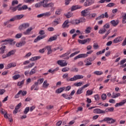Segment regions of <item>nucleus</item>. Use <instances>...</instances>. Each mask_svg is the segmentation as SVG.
I'll return each mask as SVG.
<instances>
[{
	"label": "nucleus",
	"instance_id": "1",
	"mask_svg": "<svg viewBox=\"0 0 126 126\" xmlns=\"http://www.w3.org/2000/svg\"><path fill=\"white\" fill-rule=\"evenodd\" d=\"M41 1V5L45 8H53L55 4L53 2L49 3V0H43Z\"/></svg>",
	"mask_w": 126,
	"mask_h": 126
},
{
	"label": "nucleus",
	"instance_id": "2",
	"mask_svg": "<svg viewBox=\"0 0 126 126\" xmlns=\"http://www.w3.org/2000/svg\"><path fill=\"white\" fill-rule=\"evenodd\" d=\"M93 53V50H90L89 51H88L86 54H79L78 56L74 57V61H76V60L78 59H81L82 58H87V57H88V55H91V54H92Z\"/></svg>",
	"mask_w": 126,
	"mask_h": 126
},
{
	"label": "nucleus",
	"instance_id": "3",
	"mask_svg": "<svg viewBox=\"0 0 126 126\" xmlns=\"http://www.w3.org/2000/svg\"><path fill=\"white\" fill-rule=\"evenodd\" d=\"M100 123H103V122H106L107 124H114V123H116V119H113L112 118L110 117H105L103 120L99 121Z\"/></svg>",
	"mask_w": 126,
	"mask_h": 126
},
{
	"label": "nucleus",
	"instance_id": "4",
	"mask_svg": "<svg viewBox=\"0 0 126 126\" xmlns=\"http://www.w3.org/2000/svg\"><path fill=\"white\" fill-rule=\"evenodd\" d=\"M94 60L91 57L86 58L84 61V63H85V65L86 66H89V65H91L92 64V62H93Z\"/></svg>",
	"mask_w": 126,
	"mask_h": 126
},
{
	"label": "nucleus",
	"instance_id": "5",
	"mask_svg": "<svg viewBox=\"0 0 126 126\" xmlns=\"http://www.w3.org/2000/svg\"><path fill=\"white\" fill-rule=\"evenodd\" d=\"M84 76L82 75H76L73 76L72 78H70L68 81H75L78 80V79H82Z\"/></svg>",
	"mask_w": 126,
	"mask_h": 126
},
{
	"label": "nucleus",
	"instance_id": "6",
	"mask_svg": "<svg viewBox=\"0 0 126 126\" xmlns=\"http://www.w3.org/2000/svg\"><path fill=\"white\" fill-rule=\"evenodd\" d=\"M89 8L86 9L84 10H82L81 12V15L83 16V17H86V16H89L90 11H88Z\"/></svg>",
	"mask_w": 126,
	"mask_h": 126
},
{
	"label": "nucleus",
	"instance_id": "7",
	"mask_svg": "<svg viewBox=\"0 0 126 126\" xmlns=\"http://www.w3.org/2000/svg\"><path fill=\"white\" fill-rule=\"evenodd\" d=\"M23 39L24 40H22L20 42L17 43L16 44V47H17L18 48H20V47H22V46H24V45L26 44V41H25V40H26V38L23 37Z\"/></svg>",
	"mask_w": 126,
	"mask_h": 126
},
{
	"label": "nucleus",
	"instance_id": "8",
	"mask_svg": "<svg viewBox=\"0 0 126 126\" xmlns=\"http://www.w3.org/2000/svg\"><path fill=\"white\" fill-rule=\"evenodd\" d=\"M105 18H108L109 17V15L108 14L107 12H105L104 14H102L96 18L95 20H100V19H102V18H105Z\"/></svg>",
	"mask_w": 126,
	"mask_h": 126
},
{
	"label": "nucleus",
	"instance_id": "9",
	"mask_svg": "<svg viewBox=\"0 0 126 126\" xmlns=\"http://www.w3.org/2000/svg\"><path fill=\"white\" fill-rule=\"evenodd\" d=\"M13 41V39H5L3 40H1L0 41V43H2L1 46H4V45H7L8 44H10V43H11V42H12Z\"/></svg>",
	"mask_w": 126,
	"mask_h": 126
},
{
	"label": "nucleus",
	"instance_id": "10",
	"mask_svg": "<svg viewBox=\"0 0 126 126\" xmlns=\"http://www.w3.org/2000/svg\"><path fill=\"white\" fill-rule=\"evenodd\" d=\"M29 26H30V24L27 23H24L22 25H21L19 27V30L21 31L23 29H26V28H28V27H29Z\"/></svg>",
	"mask_w": 126,
	"mask_h": 126
},
{
	"label": "nucleus",
	"instance_id": "11",
	"mask_svg": "<svg viewBox=\"0 0 126 126\" xmlns=\"http://www.w3.org/2000/svg\"><path fill=\"white\" fill-rule=\"evenodd\" d=\"M123 40H124V37H123V36H119L114 39L113 42L114 44H117V43H120V42H122Z\"/></svg>",
	"mask_w": 126,
	"mask_h": 126
},
{
	"label": "nucleus",
	"instance_id": "12",
	"mask_svg": "<svg viewBox=\"0 0 126 126\" xmlns=\"http://www.w3.org/2000/svg\"><path fill=\"white\" fill-rule=\"evenodd\" d=\"M71 51L70 50L66 52V53H64V54L61 55L60 56L61 58H64V60H69V57L67 56L68 55H70L71 54Z\"/></svg>",
	"mask_w": 126,
	"mask_h": 126
},
{
	"label": "nucleus",
	"instance_id": "13",
	"mask_svg": "<svg viewBox=\"0 0 126 126\" xmlns=\"http://www.w3.org/2000/svg\"><path fill=\"white\" fill-rule=\"evenodd\" d=\"M91 41V38H86L84 40L79 39L78 42L79 44H81L82 45H84V44H86V43H89Z\"/></svg>",
	"mask_w": 126,
	"mask_h": 126
},
{
	"label": "nucleus",
	"instance_id": "14",
	"mask_svg": "<svg viewBox=\"0 0 126 126\" xmlns=\"http://www.w3.org/2000/svg\"><path fill=\"white\" fill-rule=\"evenodd\" d=\"M51 15V12H47L44 13L38 14L37 16V18H41V17H43V16H50Z\"/></svg>",
	"mask_w": 126,
	"mask_h": 126
},
{
	"label": "nucleus",
	"instance_id": "15",
	"mask_svg": "<svg viewBox=\"0 0 126 126\" xmlns=\"http://www.w3.org/2000/svg\"><path fill=\"white\" fill-rule=\"evenodd\" d=\"M80 8H82V6L78 5H73L71 8V11H74V10H76V9H80Z\"/></svg>",
	"mask_w": 126,
	"mask_h": 126
},
{
	"label": "nucleus",
	"instance_id": "16",
	"mask_svg": "<svg viewBox=\"0 0 126 126\" xmlns=\"http://www.w3.org/2000/svg\"><path fill=\"white\" fill-rule=\"evenodd\" d=\"M105 112L99 108H96L94 110V113L95 114H104Z\"/></svg>",
	"mask_w": 126,
	"mask_h": 126
},
{
	"label": "nucleus",
	"instance_id": "17",
	"mask_svg": "<svg viewBox=\"0 0 126 126\" xmlns=\"http://www.w3.org/2000/svg\"><path fill=\"white\" fill-rule=\"evenodd\" d=\"M62 97L63 98H64V99H66V100H70L71 99H72V96L68 95L67 94H62Z\"/></svg>",
	"mask_w": 126,
	"mask_h": 126
},
{
	"label": "nucleus",
	"instance_id": "18",
	"mask_svg": "<svg viewBox=\"0 0 126 126\" xmlns=\"http://www.w3.org/2000/svg\"><path fill=\"white\" fill-rule=\"evenodd\" d=\"M33 29V28L31 27L29 29H28L26 31L24 32H23L24 35H30V32L32 31Z\"/></svg>",
	"mask_w": 126,
	"mask_h": 126
},
{
	"label": "nucleus",
	"instance_id": "19",
	"mask_svg": "<svg viewBox=\"0 0 126 126\" xmlns=\"http://www.w3.org/2000/svg\"><path fill=\"white\" fill-rule=\"evenodd\" d=\"M68 23H69L68 20L65 21L63 24V28H68V27H69V25H68Z\"/></svg>",
	"mask_w": 126,
	"mask_h": 126
},
{
	"label": "nucleus",
	"instance_id": "20",
	"mask_svg": "<svg viewBox=\"0 0 126 126\" xmlns=\"http://www.w3.org/2000/svg\"><path fill=\"white\" fill-rule=\"evenodd\" d=\"M44 38H45V35H42V36H38L37 37V38H36L34 40V43H37V42H38V41H40V40H42V39H44Z\"/></svg>",
	"mask_w": 126,
	"mask_h": 126
},
{
	"label": "nucleus",
	"instance_id": "21",
	"mask_svg": "<svg viewBox=\"0 0 126 126\" xmlns=\"http://www.w3.org/2000/svg\"><path fill=\"white\" fill-rule=\"evenodd\" d=\"M58 39V35H55L54 36H52L49 38L48 42H53V41H56Z\"/></svg>",
	"mask_w": 126,
	"mask_h": 126
},
{
	"label": "nucleus",
	"instance_id": "22",
	"mask_svg": "<svg viewBox=\"0 0 126 126\" xmlns=\"http://www.w3.org/2000/svg\"><path fill=\"white\" fill-rule=\"evenodd\" d=\"M114 110V107H108L104 110V112H103V113L106 114V113H108V112H113Z\"/></svg>",
	"mask_w": 126,
	"mask_h": 126
},
{
	"label": "nucleus",
	"instance_id": "23",
	"mask_svg": "<svg viewBox=\"0 0 126 126\" xmlns=\"http://www.w3.org/2000/svg\"><path fill=\"white\" fill-rule=\"evenodd\" d=\"M64 87L60 88L58 89L55 92L56 93H57V94H60L62 93V92H63V90H64Z\"/></svg>",
	"mask_w": 126,
	"mask_h": 126
},
{
	"label": "nucleus",
	"instance_id": "24",
	"mask_svg": "<svg viewBox=\"0 0 126 126\" xmlns=\"http://www.w3.org/2000/svg\"><path fill=\"white\" fill-rule=\"evenodd\" d=\"M5 49H6V46L2 45L0 48V54H4V52H5Z\"/></svg>",
	"mask_w": 126,
	"mask_h": 126
},
{
	"label": "nucleus",
	"instance_id": "25",
	"mask_svg": "<svg viewBox=\"0 0 126 126\" xmlns=\"http://www.w3.org/2000/svg\"><path fill=\"white\" fill-rule=\"evenodd\" d=\"M26 9H28V6L27 5H24L22 7L19 8L18 10L19 11H21V10H26Z\"/></svg>",
	"mask_w": 126,
	"mask_h": 126
},
{
	"label": "nucleus",
	"instance_id": "26",
	"mask_svg": "<svg viewBox=\"0 0 126 126\" xmlns=\"http://www.w3.org/2000/svg\"><path fill=\"white\" fill-rule=\"evenodd\" d=\"M110 23L113 25L114 27H115V26H117V25L119 24V21H116L115 20H113L112 21H111Z\"/></svg>",
	"mask_w": 126,
	"mask_h": 126
},
{
	"label": "nucleus",
	"instance_id": "27",
	"mask_svg": "<svg viewBox=\"0 0 126 126\" xmlns=\"http://www.w3.org/2000/svg\"><path fill=\"white\" fill-rule=\"evenodd\" d=\"M91 30H92V27H88L86 28L85 32L86 34H89L91 32Z\"/></svg>",
	"mask_w": 126,
	"mask_h": 126
},
{
	"label": "nucleus",
	"instance_id": "28",
	"mask_svg": "<svg viewBox=\"0 0 126 126\" xmlns=\"http://www.w3.org/2000/svg\"><path fill=\"white\" fill-rule=\"evenodd\" d=\"M41 59V57L40 56H35V57H32V58H31L30 59V61H31L32 62L34 61H37V60H39Z\"/></svg>",
	"mask_w": 126,
	"mask_h": 126
},
{
	"label": "nucleus",
	"instance_id": "29",
	"mask_svg": "<svg viewBox=\"0 0 126 126\" xmlns=\"http://www.w3.org/2000/svg\"><path fill=\"white\" fill-rule=\"evenodd\" d=\"M71 23L72 24H74V25H77V24H79V23H80V20H73L71 21Z\"/></svg>",
	"mask_w": 126,
	"mask_h": 126
},
{
	"label": "nucleus",
	"instance_id": "30",
	"mask_svg": "<svg viewBox=\"0 0 126 126\" xmlns=\"http://www.w3.org/2000/svg\"><path fill=\"white\" fill-rule=\"evenodd\" d=\"M48 81L47 80H45L43 82V87H44V88H47L48 87H49V86L50 85V84L47 83Z\"/></svg>",
	"mask_w": 126,
	"mask_h": 126
},
{
	"label": "nucleus",
	"instance_id": "31",
	"mask_svg": "<svg viewBox=\"0 0 126 126\" xmlns=\"http://www.w3.org/2000/svg\"><path fill=\"white\" fill-rule=\"evenodd\" d=\"M119 96H121L120 93H118L115 94L114 93H113L111 98H118V97H119Z\"/></svg>",
	"mask_w": 126,
	"mask_h": 126
},
{
	"label": "nucleus",
	"instance_id": "32",
	"mask_svg": "<svg viewBox=\"0 0 126 126\" xmlns=\"http://www.w3.org/2000/svg\"><path fill=\"white\" fill-rule=\"evenodd\" d=\"M38 84H39V83H38V82H36L34 83V84L31 87V90L32 91L35 87H38Z\"/></svg>",
	"mask_w": 126,
	"mask_h": 126
},
{
	"label": "nucleus",
	"instance_id": "33",
	"mask_svg": "<svg viewBox=\"0 0 126 126\" xmlns=\"http://www.w3.org/2000/svg\"><path fill=\"white\" fill-rule=\"evenodd\" d=\"M23 16H24V15L21 14V15H17L15 16V17L16 18V20H19L20 19H21V18H22L23 17Z\"/></svg>",
	"mask_w": 126,
	"mask_h": 126
},
{
	"label": "nucleus",
	"instance_id": "34",
	"mask_svg": "<svg viewBox=\"0 0 126 126\" xmlns=\"http://www.w3.org/2000/svg\"><path fill=\"white\" fill-rule=\"evenodd\" d=\"M92 94H93V91L88 90L86 92V96H90V95H92Z\"/></svg>",
	"mask_w": 126,
	"mask_h": 126
},
{
	"label": "nucleus",
	"instance_id": "35",
	"mask_svg": "<svg viewBox=\"0 0 126 126\" xmlns=\"http://www.w3.org/2000/svg\"><path fill=\"white\" fill-rule=\"evenodd\" d=\"M16 52V50H12L8 53V55H9V57H10V56H12L13 55H14Z\"/></svg>",
	"mask_w": 126,
	"mask_h": 126
},
{
	"label": "nucleus",
	"instance_id": "36",
	"mask_svg": "<svg viewBox=\"0 0 126 126\" xmlns=\"http://www.w3.org/2000/svg\"><path fill=\"white\" fill-rule=\"evenodd\" d=\"M79 53H80V51H76L73 53H72L70 56L69 57V58H72L73 57H74L75 56V55H78V54H79Z\"/></svg>",
	"mask_w": 126,
	"mask_h": 126
},
{
	"label": "nucleus",
	"instance_id": "37",
	"mask_svg": "<svg viewBox=\"0 0 126 126\" xmlns=\"http://www.w3.org/2000/svg\"><path fill=\"white\" fill-rule=\"evenodd\" d=\"M83 92V89L81 87L77 90L76 92V94L79 95V94H81V93H82Z\"/></svg>",
	"mask_w": 126,
	"mask_h": 126
},
{
	"label": "nucleus",
	"instance_id": "38",
	"mask_svg": "<svg viewBox=\"0 0 126 126\" xmlns=\"http://www.w3.org/2000/svg\"><path fill=\"white\" fill-rule=\"evenodd\" d=\"M96 13L90 14H90L88 16V18H94V17H95V16H96Z\"/></svg>",
	"mask_w": 126,
	"mask_h": 126
},
{
	"label": "nucleus",
	"instance_id": "39",
	"mask_svg": "<svg viewBox=\"0 0 126 126\" xmlns=\"http://www.w3.org/2000/svg\"><path fill=\"white\" fill-rule=\"evenodd\" d=\"M9 9H10V10H12V11L14 12V11H16V10H17V9L18 10V8L17 7V6H15V7H12V6H10L9 7Z\"/></svg>",
	"mask_w": 126,
	"mask_h": 126
},
{
	"label": "nucleus",
	"instance_id": "40",
	"mask_svg": "<svg viewBox=\"0 0 126 126\" xmlns=\"http://www.w3.org/2000/svg\"><path fill=\"white\" fill-rule=\"evenodd\" d=\"M106 29L105 28H103V29H101L99 31H98V33L99 34H104L105 32H106Z\"/></svg>",
	"mask_w": 126,
	"mask_h": 126
},
{
	"label": "nucleus",
	"instance_id": "41",
	"mask_svg": "<svg viewBox=\"0 0 126 126\" xmlns=\"http://www.w3.org/2000/svg\"><path fill=\"white\" fill-rule=\"evenodd\" d=\"M94 73L96 75H101V74H103V72L100 71H95L94 72Z\"/></svg>",
	"mask_w": 126,
	"mask_h": 126
},
{
	"label": "nucleus",
	"instance_id": "42",
	"mask_svg": "<svg viewBox=\"0 0 126 126\" xmlns=\"http://www.w3.org/2000/svg\"><path fill=\"white\" fill-rule=\"evenodd\" d=\"M71 71H72L73 72H77L78 71V68L73 66L71 68Z\"/></svg>",
	"mask_w": 126,
	"mask_h": 126
},
{
	"label": "nucleus",
	"instance_id": "43",
	"mask_svg": "<svg viewBox=\"0 0 126 126\" xmlns=\"http://www.w3.org/2000/svg\"><path fill=\"white\" fill-rule=\"evenodd\" d=\"M29 111H30V108H29V107H26L24 111V114L27 115Z\"/></svg>",
	"mask_w": 126,
	"mask_h": 126
},
{
	"label": "nucleus",
	"instance_id": "44",
	"mask_svg": "<svg viewBox=\"0 0 126 126\" xmlns=\"http://www.w3.org/2000/svg\"><path fill=\"white\" fill-rule=\"evenodd\" d=\"M36 72H37L36 69H35V68H32L30 72V75H32V74H34V73H36Z\"/></svg>",
	"mask_w": 126,
	"mask_h": 126
},
{
	"label": "nucleus",
	"instance_id": "45",
	"mask_svg": "<svg viewBox=\"0 0 126 126\" xmlns=\"http://www.w3.org/2000/svg\"><path fill=\"white\" fill-rule=\"evenodd\" d=\"M22 93V90H20L15 95V99H17L18 98H19V95L21 94Z\"/></svg>",
	"mask_w": 126,
	"mask_h": 126
},
{
	"label": "nucleus",
	"instance_id": "46",
	"mask_svg": "<svg viewBox=\"0 0 126 126\" xmlns=\"http://www.w3.org/2000/svg\"><path fill=\"white\" fill-rule=\"evenodd\" d=\"M101 99L103 101H105L107 99V94H103L101 95Z\"/></svg>",
	"mask_w": 126,
	"mask_h": 126
},
{
	"label": "nucleus",
	"instance_id": "47",
	"mask_svg": "<svg viewBox=\"0 0 126 126\" xmlns=\"http://www.w3.org/2000/svg\"><path fill=\"white\" fill-rule=\"evenodd\" d=\"M20 77V75L19 74H17L13 76V79L14 80H17V79H18Z\"/></svg>",
	"mask_w": 126,
	"mask_h": 126
},
{
	"label": "nucleus",
	"instance_id": "48",
	"mask_svg": "<svg viewBox=\"0 0 126 126\" xmlns=\"http://www.w3.org/2000/svg\"><path fill=\"white\" fill-rule=\"evenodd\" d=\"M84 5L85 6H90V1H86L84 3Z\"/></svg>",
	"mask_w": 126,
	"mask_h": 126
},
{
	"label": "nucleus",
	"instance_id": "49",
	"mask_svg": "<svg viewBox=\"0 0 126 126\" xmlns=\"http://www.w3.org/2000/svg\"><path fill=\"white\" fill-rule=\"evenodd\" d=\"M68 70H69V68L67 67H65L62 69V71L63 72H66V71H68Z\"/></svg>",
	"mask_w": 126,
	"mask_h": 126
},
{
	"label": "nucleus",
	"instance_id": "50",
	"mask_svg": "<svg viewBox=\"0 0 126 126\" xmlns=\"http://www.w3.org/2000/svg\"><path fill=\"white\" fill-rule=\"evenodd\" d=\"M79 20H80V22L81 23H83L86 21V19H85L84 17L80 18Z\"/></svg>",
	"mask_w": 126,
	"mask_h": 126
},
{
	"label": "nucleus",
	"instance_id": "51",
	"mask_svg": "<svg viewBox=\"0 0 126 126\" xmlns=\"http://www.w3.org/2000/svg\"><path fill=\"white\" fill-rule=\"evenodd\" d=\"M15 4H18V0H14L12 2V6H14Z\"/></svg>",
	"mask_w": 126,
	"mask_h": 126
},
{
	"label": "nucleus",
	"instance_id": "52",
	"mask_svg": "<svg viewBox=\"0 0 126 126\" xmlns=\"http://www.w3.org/2000/svg\"><path fill=\"white\" fill-rule=\"evenodd\" d=\"M21 37H22V33H17L15 35V38L16 39H19V38H21Z\"/></svg>",
	"mask_w": 126,
	"mask_h": 126
},
{
	"label": "nucleus",
	"instance_id": "53",
	"mask_svg": "<svg viewBox=\"0 0 126 126\" xmlns=\"http://www.w3.org/2000/svg\"><path fill=\"white\" fill-rule=\"evenodd\" d=\"M74 85L75 86H77V87H78L79 86H81V85H82V82H78V83H74Z\"/></svg>",
	"mask_w": 126,
	"mask_h": 126
},
{
	"label": "nucleus",
	"instance_id": "54",
	"mask_svg": "<svg viewBox=\"0 0 126 126\" xmlns=\"http://www.w3.org/2000/svg\"><path fill=\"white\" fill-rule=\"evenodd\" d=\"M71 12H68L67 14L65 15V16L67 18H70V17H71Z\"/></svg>",
	"mask_w": 126,
	"mask_h": 126
},
{
	"label": "nucleus",
	"instance_id": "55",
	"mask_svg": "<svg viewBox=\"0 0 126 126\" xmlns=\"http://www.w3.org/2000/svg\"><path fill=\"white\" fill-rule=\"evenodd\" d=\"M35 7H40L42 6V2L41 1L39 2V3H37L35 4Z\"/></svg>",
	"mask_w": 126,
	"mask_h": 126
},
{
	"label": "nucleus",
	"instance_id": "56",
	"mask_svg": "<svg viewBox=\"0 0 126 126\" xmlns=\"http://www.w3.org/2000/svg\"><path fill=\"white\" fill-rule=\"evenodd\" d=\"M98 48H99V45H98V43H94V50H97Z\"/></svg>",
	"mask_w": 126,
	"mask_h": 126
},
{
	"label": "nucleus",
	"instance_id": "57",
	"mask_svg": "<svg viewBox=\"0 0 126 126\" xmlns=\"http://www.w3.org/2000/svg\"><path fill=\"white\" fill-rule=\"evenodd\" d=\"M24 2L26 3H31V2H33L34 0H24Z\"/></svg>",
	"mask_w": 126,
	"mask_h": 126
},
{
	"label": "nucleus",
	"instance_id": "58",
	"mask_svg": "<svg viewBox=\"0 0 126 126\" xmlns=\"http://www.w3.org/2000/svg\"><path fill=\"white\" fill-rule=\"evenodd\" d=\"M94 99L95 101H98V100L100 99V96H99V94H97L94 95Z\"/></svg>",
	"mask_w": 126,
	"mask_h": 126
},
{
	"label": "nucleus",
	"instance_id": "59",
	"mask_svg": "<svg viewBox=\"0 0 126 126\" xmlns=\"http://www.w3.org/2000/svg\"><path fill=\"white\" fill-rule=\"evenodd\" d=\"M109 27H110V24H109V23H107L103 26V28H104V29H105V28L106 29H108V28H109Z\"/></svg>",
	"mask_w": 126,
	"mask_h": 126
},
{
	"label": "nucleus",
	"instance_id": "60",
	"mask_svg": "<svg viewBox=\"0 0 126 126\" xmlns=\"http://www.w3.org/2000/svg\"><path fill=\"white\" fill-rule=\"evenodd\" d=\"M115 5V3H109L108 4L106 5L107 7H112V6H114Z\"/></svg>",
	"mask_w": 126,
	"mask_h": 126
},
{
	"label": "nucleus",
	"instance_id": "61",
	"mask_svg": "<svg viewBox=\"0 0 126 126\" xmlns=\"http://www.w3.org/2000/svg\"><path fill=\"white\" fill-rule=\"evenodd\" d=\"M21 94H22V96H26V94H27V91H24L22 92V93Z\"/></svg>",
	"mask_w": 126,
	"mask_h": 126
},
{
	"label": "nucleus",
	"instance_id": "62",
	"mask_svg": "<svg viewBox=\"0 0 126 126\" xmlns=\"http://www.w3.org/2000/svg\"><path fill=\"white\" fill-rule=\"evenodd\" d=\"M11 64L10 63L7 64L6 66H5V69H9V68H11Z\"/></svg>",
	"mask_w": 126,
	"mask_h": 126
},
{
	"label": "nucleus",
	"instance_id": "63",
	"mask_svg": "<svg viewBox=\"0 0 126 126\" xmlns=\"http://www.w3.org/2000/svg\"><path fill=\"white\" fill-rule=\"evenodd\" d=\"M5 92V90L0 89V95H3V94Z\"/></svg>",
	"mask_w": 126,
	"mask_h": 126
},
{
	"label": "nucleus",
	"instance_id": "64",
	"mask_svg": "<svg viewBox=\"0 0 126 126\" xmlns=\"http://www.w3.org/2000/svg\"><path fill=\"white\" fill-rule=\"evenodd\" d=\"M62 124H63V122L62 121H59L57 123L56 126H62Z\"/></svg>",
	"mask_w": 126,
	"mask_h": 126
}]
</instances>
